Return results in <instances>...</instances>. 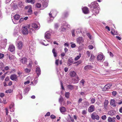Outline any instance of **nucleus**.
<instances>
[{"label":"nucleus","mask_w":122,"mask_h":122,"mask_svg":"<svg viewBox=\"0 0 122 122\" xmlns=\"http://www.w3.org/2000/svg\"><path fill=\"white\" fill-rule=\"evenodd\" d=\"M5 113H6V115H7L8 113L9 112L7 108H6L5 109Z\"/></svg>","instance_id":"43"},{"label":"nucleus","mask_w":122,"mask_h":122,"mask_svg":"<svg viewBox=\"0 0 122 122\" xmlns=\"http://www.w3.org/2000/svg\"><path fill=\"white\" fill-rule=\"evenodd\" d=\"M79 80L78 76H76L74 78L72 79V82L74 83L78 82Z\"/></svg>","instance_id":"12"},{"label":"nucleus","mask_w":122,"mask_h":122,"mask_svg":"<svg viewBox=\"0 0 122 122\" xmlns=\"http://www.w3.org/2000/svg\"><path fill=\"white\" fill-rule=\"evenodd\" d=\"M14 56L12 55H10L9 56V58L10 60H12L13 57Z\"/></svg>","instance_id":"36"},{"label":"nucleus","mask_w":122,"mask_h":122,"mask_svg":"<svg viewBox=\"0 0 122 122\" xmlns=\"http://www.w3.org/2000/svg\"><path fill=\"white\" fill-rule=\"evenodd\" d=\"M108 101L107 100H106L104 103V106L105 108L106 109L107 107L108 104Z\"/></svg>","instance_id":"22"},{"label":"nucleus","mask_w":122,"mask_h":122,"mask_svg":"<svg viewBox=\"0 0 122 122\" xmlns=\"http://www.w3.org/2000/svg\"><path fill=\"white\" fill-rule=\"evenodd\" d=\"M86 54L88 55V56L89 57L90 56V52L89 51H87L86 52Z\"/></svg>","instance_id":"58"},{"label":"nucleus","mask_w":122,"mask_h":122,"mask_svg":"<svg viewBox=\"0 0 122 122\" xmlns=\"http://www.w3.org/2000/svg\"><path fill=\"white\" fill-rule=\"evenodd\" d=\"M8 50L11 52L14 51L15 50V46L13 45H10L8 48Z\"/></svg>","instance_id":"9"},{"label":"nucleus","mask_w":122,"mask_h":122,"mask_svg":"<svg viewBox=\"0 0 122 122\" xmlns=\"http://www.w3.org/2000/svg\"><path fill=\"white\" fill-rule=\"evenodd\" d=\"M95 58L94 56L93 55H91V56L90 58V61H92Z\"/></svg>","instance_id":"38"},{"label":"nucleus","mask_w":122,"mask_h":122,"mask_svg":"<svg viewBox=\"0 0 122 122\" xmlns=\"http://www.w3.org/2000/svg\"><path fill=\"white\" fill-rule=\"evenodd\" d=\"M6 121L7 122H11V119L10 116H9L7 117L6 119Z\"/></svg>","instance_id":"29"},{"label":"nucleus","mask_w":122,"mask_h":122,"mask_svg":"<svg viewBox=\"0 0 122 122\" xmlns=\"http://www.w3.org/2000/svg\"><path fill=\"white\" fill-rule=\"evenodd\" d=\"M32 27L34 29H38L39 28V26L36 24L35 23H33L32 25Z\"/></svg>","instance_id":"19"},{"label":"nucleus","mask_w":122,"mask_h":122,"mask_svg":"<svg viewBox=\"0 0 122 122\" xmlns=\"http://www.w3.org/2000/svg\"><path fill=\"white\" fill-rule=\"evenodd\" d=\"M112 95L114 96H115L117 94V92L116 91H113L112 92Z\"/></svg>","instance_id":"47"},{"label":"nucleus","mask_w":122,"mask_h":122,"mask_svg":"<svg viewBox=\"0 0 122 122\" xmlns=\"http://www.w3.org/2000/svg\"><path fill=\"white\" fill-rule=\"evenodd\" d=\"M20 17L19 15L16 14L14 15V18L16 20H18L20 18Z\"/></svg>","instance_id":"28"},{"label":"nucleus","mask_w":122,"mask_h":122,"mask_svg":"<svg viewBox=\"0 0 122 122\" xmlns=\"http://www.w3.org/2000/svg\"><path fill=\"white\" fill-rule=\"evenodd\" d=\"M23 5V3L22 2H19V3L18 5L20 7L22 6Z\"/></svg>","instance_id":"44"},{"label":"nucleus","mask_w":122,"mask_h":122,"mask_svg":"<svg viewBox=\"0 0 122 122\" xmlns=\"http://www.w3.org/2000/svg\"><path fill=\"white\" fill-rule=\"evenodd\" d=\"M74 31H75L74 30H72L71 31L72 36L73 37H74L75 36V35L74 34Z\"/></svg>","instance_id":"54"},{"label":"nucleus","mask_w":122,"mask_h":122,"mask_svg":"<svg viewBox=\"0 0 122 122\" xmlns=\"http://www.w3.org/2000/svg\"><path fill=\"white\" fill-rule=\"evenodd\" d=\"M108 113L110 115L112 116L115 114V112L113 110H112L109 111Z\"/></svg>","instance_id":"23"},{"label":"nucleus","mask_w":122,"mask_h":122,"mask_svg":"<svg viewBox=\"0 0 122 122\" xmlns=\"http://www.w3.org/2000/svg\"><path fill=\"white\" fill-rule=\"evenodd\" d=\"M25 8L26 9H28L27 14L28 15H31L32 13V10L31 9V6L30 5L26 6L25 7Z\"/></svg>","instance_id":"2"},{"label":"nucleus","mask_w":122,"mask_h":122,"mask_svg":"<svg viewBox=\"0 0 122 122\" xmlns=\"http://www.w3.org/2000/svg\"><path fill=\"white\" fill-rule=\"evenodd\" d=\"M95 107L93 105H92L89 107L88 111L90 112H92L94 110Z\"/></svg>","instance_id":"11"},{"label":"nucleus","mask_w":122,"mask_h":122,"mask_svg":"<svg viewBox=\"0 0 122 122\" xmlns=\"http://www.w3.org/2000/svg\"><path fill=\"white\" fill-rule=\"evenodd\" d=\"M36 6L37 7L39 8L41 7V4L39 3H37L36 4Z\"/></svg>","instance_id":"39"},{"label":"nucleus","mask_w":122,"mask_h":122,"mask_svg":"<svg viewBox=\"0 0 122 122\" xmlns=\"http://www.w3.org/2000/svg\"><path fill=\"white\" fill-rule=\"evenodd\" d=\"M30 69L26 68L25 69V72L27 73H29L30 71Z\"/></svg>","instance_id":"37"},{"label":"nucleus","mask_w":122,"mask_h":122,"mask_svg":"<svg viewBox=\"0 0 122 122\" xmlns=\"http://www.w3.org/2000/svg\"><path fill=\"white\" fill-rule=\"evenodd\" d=\"M50 117L52 119H54L56 118V116L53 115H51L50 116Z\"/></svg>","instance_id":"49"},{"label":"nucleus","mask_w":122,"mask_h":122,"mask_svg":"<svg viewBox=\"0 0 122 122\" xmlns=\"http://www.w3.org/2000/svg\"><path fill=\"white\" fill-rule=\"evenodd\" d=\"M82 99L81 98H80L78 101V103H80V102H81L82 101Z\"/></svg>","instance_id":"61"},{"label":"nucleus","mask_w":122,"mask_h":122,"mask_svg":"<svg viewBox=\"0 0 122 122\" xmlns=\"http://www.w3.org/2000/svg\"><path fill=\"white\" fill-rule=\"evenodd\" d=\"M11 90H7L6 91V93H10L11 92Z\"/></svg>","instance_id":"64"},{"label":"nucleus","mask_w":122,"mask_h":122,"mask_svg":"<svg viewBox=\"0 0 122 122\" xmlns=\"http://www.w3.org/2000/svg\"><path fill=\"white\" fill-rule=\"evenodd\" d=\"M112 86V85L108 84L106 85L102 89L103 91H105L109 89Z\"/></svg>","instance_id":"3"},{"label":"nucleus","mask_w":122,"mask_h":122,"mask_svg":"<svg viewBox=\"0 0 122 122\" xmlns=\"http://www.w3.org/2000/svg\"><path fill=\"white\" fill-rule=\"evenodd\" d=\"M70 75L72 77H74L75 76H77L76 73L74 71H72L70 73Z\"/></svg>","instance_id":"25"},{"label":"nucleus","mask_w":122,"mask_h":122,"mask_svg":"<svg viewBox=\"0 0 122 122\" xmlns=\"http://www.w3.org/2000/svg\"><path fill=\"white\" fill-rule=\"evenodd\" d=\"M95 101V99L93 98H92L91 100V102L92 103H94Z\"/></svg>","instance_id":"40"},{"label":"nucleus","mask_w":122,"mask_h":122,"mask_svg":"<svg viewBox=\"0 0 122 122\" xmlns=\"http://www.w3.org/2000/svg\"><path fill=\"white\" fill-rule=\"evenodd\" d=\"M81 56H76L75 58V60L77 61L80 58Z\"/></svg>","instance_id":"45"},{"label":"nucleus","mask_w":122,"mask_h":122,"mask_svg":"<svg viewBox=\"0 0 122 122\" xmlns=\"http://www.w3.org/2000/svg\"><path fill=\"white\" fill-rule=\"evenodd\" d=\"M27 1L28 3H30L32 4H34L35 0H26Z\"/></svg>","instance_id":"33"},{"label":"nucleus","mask_w":122,"mask_h":122,"mask_svg":"<svg viewBox=\"0 0 122 122\" xmlns=\"http://www.w3.org/2000/svg\"><path fill=\"white\" fill-rule=\"evenodd\" d=\"M63 100L64 99L61 96L60 98L59 99V101L61 104H62V102L63 101Z\"/></svg>","instance_id":"30"},{"label":"nucleus","mask_w":122,"mask_h":122,"mask_svg":"<svg viewBox=\"0 0 122 122\" xmlns=\"http://www.w3.org/2000/svg\"><path fill=\"white\" fill-rule=\"evenodd\" d=\"M36 72L39 76L41 74V70L40 68L39 67H37L36 69Z\"/></svg>","instance_id":"17"},{"label":"nucleus","mask_w":122,"mask_h":122,"mask_svg":"<svg viewBox=\"0 0 122 122\" xmlns=\"http://www.w3.org/2000/svg\"><path fill=\"white\" fill-rule=\"evenodd\" d=\"M51 34L46 32L45 34V38L46 39H49L50 38Z\"/></svg>","instance_id":"20"},{"label":"nucleus","mask_w":122,"mask_h":122,"mask_svg":"<svg viewBox=\"0 0 122 122\" xmlns=\"http://www.w3.org/2000/svg\"><path fill=\"white\" fill-rule=\"evenodd\" d=\"M5 96L4 94V93H0V97H3Z\"/></svg>","instance_id":"56"},{"label":"nucleus","mask_w":122,"mask_h":122,"mask_svg":"<svg viewBox=\"0 0 122 122\" xmlns=\"http://www.w3.org/2000/svg\"><path fill=\"white\" fill-rule=\"evenodd\" d=\"M77 42L80 44H82L84 42L83 38L81 37H79L76 39Z\"/></svg>","instance_id":"5"},{"label":"nucleus","mask_w":122,"mask_h":122,"mask_svg":"<svg viewBox=\"0 0 122 122\" xmlns=\"http://www.w3.org/2000/svg\"><path fill=\"white\" fill-rule=\"evenodd\" d=\"M30 82V81H28L24 83L25 85H27Z\"/></svg>","instance_id":"62"},{"label":"nucleus","mask_w":122,"mask_h":122,"mask_svg":"<svg viewBox=\"0 0 122 122\" xmlns=\"http://www.w3.org/2000/svg\"><path fill=\"white\" fill-rule=\"evenodd\" d=\"M98 6V4L96 2H92L90 5V6L92 8L91 10L93 13L98 14L99 13L100 9Z\"/></svg>","instance_id":"1"},{"label":"nucleus","mask_w":122,"mask_h":122,"mask_svg":"<svg viewBox=\"0 0 122 122\" xmlns=\"http://www.w3.org/2000/svg\"><path fill=\"white\" fill-rule=\"evenodd\" d=\"M60 110L61 113L64 112L66 111V109L65 107H62L60 108Z\"/></svg>","instance_id":"21"},{"label":"nucleus","mask_w":122,"mask_h":122,"mask_svg":"<svg viewBox=\"0 0 122 122\" xmlns=\"http://www.w3.org/2000/svg\"><path fill=\"white\" fill-rule=\"evenodd\" d=\"M70 118L68 119L67 121L68 122H74V120L69 115Z\"/></svg>","instance_id":"31"},{"label":"nucleus","mask_w":122,"mask_h":122,"mask_svg":"<svg viewBox=\"0 0 122 122\" xmlns=\"http://www.w3.org/2000/svg\"><path fill=\"white\" fill-rule=\"evenodd\" d=\"M52 52L54 56L55 57H56L57 56V53L55 49L54 48L52 49Z\"/></svg>","instance_id":"27"},{"label":"nucleus","mask_w":122,"mask_h":122,"mask_svg":"<svg viewBox=\"0 0 122 122\" xmlns=\"http://www.w3.org/2000/svg\"><path fill=\"white\" fill-rule=\"evenodd\" d=\"M20 61L23 64L26 63L27 61V59L25 58H22L20 60Z\"/></svg>","instance_id":"15"},{"label":"nucleus","mask_w":122,"mask_h":122,"mask_svg":"<svg viewBox=\"0 0 122 122\" xmlns=\"http://www.w3.org/2000/svg\"><path fill=\"white\" fill-rule=\"evenodd\" d=\"M93 68V66L91 65H87L84 68V70H87L92 69Z\"/></svg>","instance_id":"16"},{"label":"nucleus","mask_w":122,"mask_h":122,"mask_svg":"<svg viewBox=\"0 0 122 122\" xmlns=\"http://www.w3.org/2000/svg\"><path fill=\"white\" fill-rule=\"evenodd\" d=\"M3 64L2 63H0V68H1L2 69L3 66Z\"/></svg>","instance_id":"55"},{"label":"nucleus","mask_w":122,"mask_h":122,"mask_svg":"<svg viewBox=\"0 0 122 122\" xmlns=\"http://www.w3.org/2000/svg\"><path fill=\"white\" fill-rule=\"evenodd\" d=\"M61 88L63 90H64V88L63 85V83L62 82H61Z\"/></svg>","instance_id":"52"},{"label":"nucleus","mask_w":122,"mask_h":122,"mask_svg":"<svg viewBox=\"0 0 122 122\" xmlns=\"http://www.w3.org/2000/svg\"><path fill=\"white\" fill-rule=\"evenodd\" d=\"M83 12L85 14H87L89 13V10L88 8L86 7H84L82 9Z\"/></svg>","instance_id":"10"},{"label":"nucleus","mask_w":122,"mask_h":122,"mask_svg":"<svg viewBox=\"0 0 122 122\" xmlns=\"http://www.w3.org/2000/svg\"><path fill=\"white\" fill-rule=\"evenodd\" d=\"M4 54H2V53H0V59H1L3 58L4 57Z\"/></svg>","instance_id":"51"},{"label":"nucleus","mask_w":122,"mask_h":122,"mask_svg":"<svg viewBox=\"0 0 122 122\" xmlns=\"http://www.w3.org/2000/svg\"><path fill=\"white\" fill-rule=\"evenodd\" d=\"M103 58V56L102 55H99L97 57V59L98 60H101Z\"/></svg>","instance_id":"18"},{"label":"nucleus","mask_w":122,"mask_h":122,"mask_svg":"<svg viewBox=\"0 0 122 122\" xmlns=\"http://www.w3.org/2000/svg\"><path fill=\"white\" fill-rule=\"evenodd\" d=\"M70 93L68 92H66L65 93V96L67 98H69V96Z\"/></svg>","instance_id":"34"},{"label":"nucleus","mask_w":122,"mask_h":122,"mask_svg":"<svg viewBox=\"0 0 122 122\" xmlns=\"http://www.w3.org/2000/svg\"><path fill=\"white\" fill-rule=\"evenodd\" d=\"M63 24H64V25H63L64 26L66 25L67 26L68 28H69L70 27V25L67 24L65 21L63 22Z\"/></svg>","instance_id":"41"},{"label":"nucleus","mask_w":122,"mask_h":122,"mask_svg":"<svg viewBox=\"0 0 122 122\" xmlns=\"http://www.w3.org/2000/svg\"><path fill=\"white\" fill-rule=\"evenodd\" d=\"M110 105L113 107H116V104L114 100H111Z\"/></svg>","instance_id":"14"},{"label":"nucleus","mask_w":122,"mask_h":122,"mask_svg":"<svg viewBox=\"0 0 122 122\" xmlns=\"http://www.w3.org/2000/svg\"><path fill=\"white\" fill-rule=\"evenodd\" d=\"M50 115V112H48L45 115V116H49Z\"/></svg>","instance_id":"57"},{"label":"nucleus","mask_w":122,"mask_h":122,"mask_svg":"<svg viewBox=\"0 0 122 122\" xmlns=\"http://www.w3.org/2000/svg\"><path fill=\"white\" fill-rule=\"evenodd\" d=\"M82 62V61H79L77 62H76V63H77V65H78L80 64H81Z\"/></svg>","instance_id":"59"},{"label":"nucleus","mask_w":122,"mask_h":122,"mask_svg":"<svg viewBox=\"0 0 122 122\" xmlns=\"http://www.w3.org/2000/svg\"><path fill=\"white\" fill-rule=\"evenodd\" d=\"M16 45L18 49H19L21 50L22 49V47L23 46V44L21 41H19L17 43Z\"/></svg>","instance_id":"6"},{"label":"nucleus","mask_w":122,"mask_h":122,"mask_svg":"<svg viewBox=\"0 0 122 122\" xmlns=\"http://www.w3.org/2000/svg\"><path fill=\"white\" fill-rule=\"evenodd\" d=\"M91 117L92 119L94 120L96 119L97 120H98L99 118V116L94 113L92 114L91 115Z\"/></svg>","instance_id":"7"},{"label":"nucleus","mask_w":122,"mask_h":122,"mask_svg":"<svg viewBox=\"0 0 122 122\" xmlns=\"http://www.w3.org/2000/svg\"><path fill=\"white\" fill-rule=\"evenodd\" d=\"M71 47L73 48L75 47L76 46V45L74 43H71Z\"/></svg>","instance_id":"46"},{"label":"nucleus","mask_w":122,"mask_h":122,"mask_svg":"<svg viewBox=\"0 0 122 122\" xmlns=\"http://www.w3.org/2000/svg\"><path fill=\"white\" fill-rule=\"evenodd\" d=\"M116 119L114 117L111 118L109 117L108 118L107 121L108 122H114L115 121V119Z\"/></svg>","instance_id":"13"},{"label":"nucleus","mask_w":122,"mask_h":122,"mask_svg":"<svg viewBox=\"0 0 122 122\" xmlns=\"http://www.w3.org/2000/svg\"><path fill=\"white\" fill-rule=\"evenodd\" d=\"M88 47L89 49L90 50H91L93 48V47L92 45H90L88 46Z\"/></svg>","instance_id":"50"},{"label":"nucleus","mask_w":122,"mask_h":122,"mask_svg":"<svg viewBox=\"0 0 122 122\" xmlns=\"http://www.w3.org/2000/svg\"><path fill=\"white\" fill-rule=\"evenodd\" d=\"M24 20V18H21L19 20V22L20 23H21V22H22Z\"/></svg>","instance_id":"60"},{"label":"nucleus","mask_w":122,"mask_h":122,"mask_svg":"<svg viewBox=\"0 0 122 122\" xmlns=\"http://www.w3.org/2000/svg\"><path fill=\"white\" fill-rule=\"evenodd\" d=\"M48 3L46 2H44L43 3V5L44 7H46L48 5Z\"/></svg>","instance_id":"35"},{"label":"nucleus","mask_w":122,"mask_h":122,"mask_svg":"<svg viewBox=\"0 0 122 122\" xmlns=\"http://www.w3.org/2000/svg\"><path fill=\"white\" fill-rule=\"evenodd\" d=\"M28 28L27 26H24L23 28L22 32L24 35H26L28 34Z\"/></svg>","instance_id":"4"},{"label":"nucleus","mask_w":122,"mask_h":122,"mask_svg":"<svg viewBox=\"0 0 122 122\" xmlns=\"http://www.w3.org/2000/svg\"><path fill=\"white\" fill-rule=\"evenodd\" d=\"M59 60H57L56 61L55 64H56L57 66H58V63L59 62Z\"/></svg>","instance_id":"63"},{"label":"nucleus","mask_w":122,"mask_h":122,"mask_svg":"<svg viewBox=\"0 0 122 122\" xmlns=\"http://www.w3.org/2000/svg\"><path fill=\"white\" fill-rule=\"evenodd\" d=\"M29 90V87H27L24 90V91L25 92H27Z\"/></svg>","instance_id":"48"},{"label":"nucleus","mask_w":122,"mask_h":122,"mask_svg":"<svg viewBox=\"0 0 122 122\" xmlns=\"http://www.w3.org/2000/svg\"><path fill=\"white\" fill-rule=\"evenodd\" d=\"M17 77L18 76L16 75L13 74L11 76L10 78L12 80L16 81L17 80Z\"/></svg>","instance_id":"8"},{"label":"nucleus","mask_w":122,"mask_h":122,"mask_svg":"<svg viewBox=\"0 0 122 122\" xmlns=\"http://www.w3.org/2000/svg\"><path fill=\"white\" fill-rule=\"evenodd\" d=\"M14 104H11L10 107V111L11 112H13L14 111Z\"/></svg>","instance_id":"24"},{"label":"nucleus","mask_w":122,"mask_h":122,"mask_svg":"<svg viewBox=\"0 0 122 122\" xmlns=\"http://www.w3.org/2000/svg\"><path fill=\"white\" fill-rule=\"evenodd\" d=\"M86 112L85 110H83L82 112V114L84 115L86 114Z\"/></svg>","instance_id":"53"},{"label":"nucleus","mask_w":122,"mask_h":122,"mask_svg":"<svg viewBox=\"0 0 122 122\" xmlns=\"http://www.w3.org/2000/svg\"><path fill=\"white\" fill-rule=\"evenodd\" d=\"M73 62V60L71 58H69L68 60V64L69 66L71 65L70 63H72Z\"/></svg>","instance_id":"26"},{"label":"nucleus","mask_w":122,"mask_h":122,"mask_svg":"<svg viewBox=\"0 0 122 122\" xmlns=\"http://www.w3.org/2000/svg\"><path fill=\"white\" fill-rule=\"evenodd\" d=\"M74 87V86L72 85H68L67 86V88L70 90H72Z\"/></svg>","instance_id":"32"},{"label":"nucleus","mask_w":122,"mask_h":122,"mask_svg":"<svg viewBox=\"0 0 122 122\" xmlns=\"http://www.w3.org/2000/svg\"><path fill=\"white\" fill-rule=\"evenodd\" d=\"M102 119L103 120H105L107 118V117L106 115L102 116L101 117Z\"/></svg>","instance_id":"42"}]
</instances>
